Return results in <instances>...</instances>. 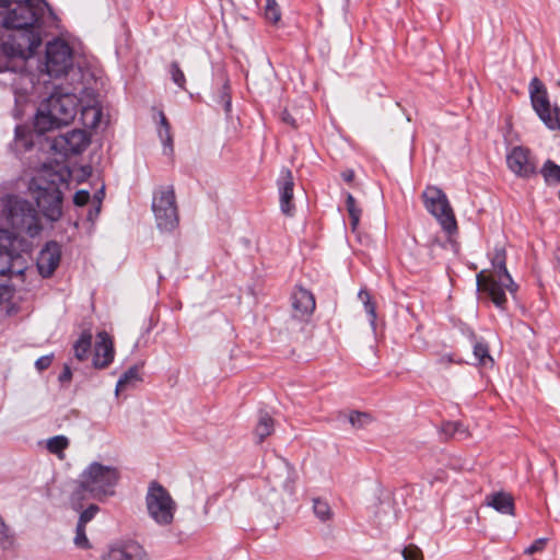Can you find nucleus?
I'll list each match as a JSON object with an SVG mask.
<instances>
[{"instance_id": "f03ea898", "label": "nucleus", "mask_w": 560, "mask_h": 560, "mask_svg": "<svg viewBox=\"0 0 560 560\" xmlns=\"http://www.w3.org/2000/svg\"><path fill=\"white\" fill-rule=\"evenodd\" d=\"M492 272L481 270L476 276L478 291L486 294L497 308L506 310L508 299L505 291L514 295L518 285L514 282L506 268V250L504 246L497 245L490 255Z\"/></svg>"}, {"instance_id": "f8f14e48", "label": "nucleus", "mask_w": 560, "mask_h": 560, "mask_svg": "<svg viewBox=\"0 0 560 560\" xmlns=\"http://www.w3.org/2000/svg\"><path fill=\"white\" fill-rule=\"evenodd\" d=\"M529 97L533 109L546 127L550 130H560V107H551L547 89L536 77L529 82Z\"/></svg>"}, {"instance_id": "20e7f679", "label": "nucleus", "mask_w": 560, "mask_h": 560, "mask_svg": "<svg viewBox=\"0 0 560 560\" xmlns=\"http://www.w3.org/2000/svg\"><path fill=\"white\" fill-rule=\"evenodd\" d=\"M79 105V98L74 93L54 91L37 108L34 118L35 130L43 135L69 125L74 119Z\"/></svg>"}, {"instance_id": "7c9ffc66", "label": "nucleus", "mask_w": 560, "mask_h": 560, "mask_svg": "<svg viewBox=\"0 0 560 560\" xmlns=\"http://www.w3.org/2000/svg\"><path fill=\"white\" fill-rule=\"evenodd\" d=\"M160 126L161 129L159 130L160 138L164 144V149H168L170 152H173V139L171 135V126L167 121V118L163 113H160Z\"/></svg>"}, {"instance_id": "603ef678", "label": "nucleus", "mask_w": 560, "mask_h": 560, "mask_svg": "<svg viewBox=\"0 0 560 560\" xmlns=\"http://www.w3.org/2000/svg\"><path fill=\"white\" fill-rule=\"evenodd\" d=\"M9 7V1L8 0H0V8H7Z\"/></svg>"}, {"instance_id": "3c124183", "label": "nucleus", "mask_w": 560, "mask_h": 560, "mask_svg": "<svg viewBox=\"0 0 560 560\" xmlns=\"http://www.w3.org/2000/svg\"><path fill=\"white\" fill-rule=\"evenodd\" d=\"M440 362L441 363H453L454 360L451 354H445V355L441 357Z\"/></svg>"}, {"instance_id": "4468645a", "label": "nucleus", "mask_w": 560, "mask_h": 560, "mask_svg": "<svg viewBox=\"0 0 560 560\" xmlns=\"http://www.w3.org/2000/svg\"><path fill=\"white\" fill-rule=\"evenodd\" d=\"M536 158L524 147H514L506 155V164L517 177L530 178L537 174Z\"/></svg>"}, {"instance_id": "f704fd0d", "label": "nucleus", "mask_w": 560, "mask_h": 560, "mask_svg": "<svg viewBox=\"0 0 560 560\" xmlns=\"http://www.w3.org/2000/svg\"><path fill=\"white\" fill-rule=\"evenodd\" d=\"M74 545L81 549H90L91 544L85 534V526L77 524Z\"/></svg>"}, {"instance_id": "c9c22d12", "label": "nucleus", "mask_w": 560, "mask_h": 560, "mask_svg": "<svg viewBox=\"0 0 560 560\" xmlns=\"http://www.w3.org/2000/svg\"><path fill=\"white\" fill-rule=\"evenodd\" d=\"M474 354H475L476 359L479 361V363H481V364H486V360H489L492 362V358L489 354V348L483 342H477L474 346Z\"/></svg>"}, {"instance_id": "49530a36", "label": "nucleus", "mask_w": 560, "mask_h": 560, "mask_svg": "<svg viewBox=\"0 0 560 560\" xmlns=\"http://www.w3.org/2000/svg\"><path fill=\"white\" fill-rule=\"evenodd\" d=\"M72 378V372H71V369L69 365H65L63 366V371L60 373L59 375V381L61 383H65V382H70Z\"/></svg>"}, {"instance_id": "cd10ccee", "label": "nucleus", "mask_w": 560, "mask_h": 560, "mask_svg": "<svg viewBox=\"0 0 560 560\" xmlns=\"http://www.w3.org/2000/svg\"><path fill=\"white\" fill-rule=\"evenodd\" d=\"M69 446V439L65 435H56L47 440L46 447L49 453L63 457V451Z\"/></svg>"}, {"instance_id": "393cba45", "label": "nucleus", "mask_w": 560, "mask_h": 560, "mask_svg": "<svg viewBox=\"0 0 560 560\" xmlns=\"http://www.w3.org/2000/svg\"><path fill=\"white\" fill-rule=\"evenodd\" d=\"M275 430V422L273 419L267 413V412H260L258 422L254 430V436L256 439V442L258 444L262 443L265 439Z\"/></svg>"}, {"instance_id": "8fccbe9b", "label": "nucleus", "mask_w": 560, "mask_h": 560, "mask_svg": "<svg viewBox=\"0 0 560 560\" xmlns=\"http://www.w3.org/2000/svg\"><path fill=\"white\" fill-rule=\"evenodd\" d=\"M341 177L345 182L350 183L354 178V172L352 170H347L342 172Z\"/></svg>"}, {"instance_id": "473e14b6", "label": "nucleus", "mask_w": 560, "mask_h": 560, "mask_svg": "<svg viewBox=\"0 0 560 560\" xmlns=\"http://www.w3.org/2000/svg\"><path fill=\"white\" fill-rule=\"evenodd\" d=\"M168 73L172 81L182 90H186V77L177 61L170 63Z\"/></svg>"}, {"instance_id": "6ab92c4d", "label": "nucleus", "mask_w": 560, "mask_h": 560, "mask_svg": "<svg viewBox=\"0 0 560 560\" xmlns=\"http://www.w3.org/2000/svg\"><path fill=\"white\" fill-rule=\"evenodd\" d=\"M89 144L90 140L85 131L81 129H73L57 138L55 140L54 148L57 149L60 145L62 153L68 155L83 152Z\"/></svg>"}, {"instance_id": "423d86ee", "label": "nucleus", "mask_w": 560, "mask_h": 560, "mask_svg": "<svg viewBox=\"0 0 560 560\" xmlns=\"http://www.w3.org/2000/svg\"><path fill=\"white\" fill-rule=\"evenodd\" d=\"M28 242L15 232L0 229V276H21L26 269Z\"/></svg>"}, {"instance_id": "f3484780", "label": "nucleus", "mask_w": 560, "mask_h": 560, "mask_svg": "<svg viewBox=\"0 0 560 560\" xmlns=\"http://www.w3.org/2000/svg\"><path fill=\"white\" fill-rule=\"evenodd\" d=\"M61 259V247L55 242L50 241L40 249L37 257V269L42 277L49 278L52 276Z\"/></svg>"}, {"instance_id": "aec40b11", "label": "nucleus", "mask_w": 560, "mask_h": 560, "mask_svg": "<svg viewBox=\"0 0 560 560\" xmlns=\"http://www.w3.org/2000/svg\"><path fill=\"white\" fill-rule=\"evenodd\" d=\"M281 212L288 217H292L295 210L293 203V187L294 179L292 172L289 168L281 171L280 177L277 180Z\"/></svg>"}, {"instance_id": "79ce46f5", "label": "nucleus", "mask_w": 560, "mask_h": 560, "mask_svg": "<svg viewBox=\"0 0 560 560\" xmlns=\"http://www.w3.org/2000/svg\"><path fill=\"white\" fill-rule=\"evenodd\" d=\"M52 360H54V354H47V355H43L40 358H38L36 361H35V368L42 372V371H45L47 370L51 363H52Z\"/></svg>"}, {"instance_id": "2f4dec72", "label": "nucleus", "mask_w": 560, "mask_h": 560, "mask_svg": "<svg viewBox=\"0 0 560 560\" xmlns=\"http://www.w3.org/2000/svg\"><path fill=\"white\" fill-rule=\"evenodd\" d=\"M264 16L272 24H277L281 20V11L276 0H266Z\"/></svg>"}, {"instance_id": "2eb2a0df", "label": "nucleus", "mask_w": 560, "mask_h": 560, "mask_svg": "<svg viewBox=\"0 0 560 560\" xmlns=\"http://www.w3.org/2000/svg\"><path fill=\"white\" fill-rule=\"evenodd\" d=\"M101 560H149L144 548L135 540H120L110 544Z\"/></svg>"}, {"instance_id": "e433bc0d", "label": "nucleus", "mask_w": 560, "mask_h": 560, "mask_svg": "<svg viewBox=\"0 0 560 560\" xmlns=\"http://www.w3.org/2000/svg\"><path fill=\"white\" fill-rule=\"evenodd\" d=\"M98 511L100 508L96 504H90L86 509H84L81 512L78 524L86 526V524L95 517Z\"/></svg>"}, {"instance_id": "412c9836", "label": "nucleus", "mask_w": 560, "mask_h": 560, "mask_svg": "<svg viewBox=\"0 0 560 560\" xmlns=\"http://www.w3.org/2000/svg\"><path fill=\"white\" fill-rule=\"evenodd\" d=\"M487 505L493 508L501 514L514 515V499L510 493L499 491L490 493L486 497Z\"/></svg>"}, {"instance_id": "c756f323", "label": "nucleus", "mask_w": 560, "mask_h": 560, "mask_svg": "<svg viewBox=\"0 0 560 560\" xmlns=\"http://www.w3.org/2000/svg\"><path fill=\"white\" fill-rule=\"evenodd\" d=\"M358 296L364 305V310L369 316L370 324L374 326L376 320V307L372 301L370 292L365 289H361L358 293Z\"/></svg>"}, {"instance_id": "4be33fe9", "label": "nucleus", "mask_w": 560, "mask_h": 560, "mask_svg": "<svg viewBox=\"0 0 560 560\" xmlns=\"http://www.w3.org/2000/svg\"><path fill=\"white\" fill-rule=\"evenodd\" d=\"M10 147L16 154L26 152L33 148L32 135L26 127L21 125L15 127L14 140Z\"/></svg>"}, {"instance_id": "a19ab883", "label": "nucleus", "mask_w": 560, "mask_h": 560, "mask_svg": "<svg viewBox=\"0 0 560 560\" xmlns=\"http://www.w3.org/2000/svg\"><path fill=\"white\" fill-rule=\"evenodd\" d=\"M463 424L458 421H447L442 424V432L448 436H453L462 431Z\"/></svg>"}, {"instance_id": "4c0bfd02", "label": "nucleus", "mask_w": 560, "mask_h": 560, "mask_svg": "<svg viewBox=\"0 0 560 560\" xmlns=\"http://www.w3.org/2000/svg\"><path fill=\"white\" fill-rule=\"evenodd\" d=\"M401 555L404 560H423L422 550L413 544L405 547L401 551Z\"/></svg>"}, {"instance_id": "39448f33", "label": "nucleus", "mask_w": 560, "mask_h": 560, "mask_svg": "<svg viewBox=\"0 0 560 560\" xmlns=\"http://www.w3.org/2000/svg\"><path fill=\"white\" fill-rule=\"evenodd\" d=\"M15 7L5 15L0 13V37L8 27L32 28L42 32L45 16L55 14L45 0H13Z\"/></svg>"}, {"instance_id": "ddd939ff", "label": "nucleus", "mask_w": 560, "mask_h": 560, "mask_svg": "<svg viewBox=\"0 0 560 560\" xmlns=\"http://www.w3.org/2000/svg\"><path fill=\"white\" fill-rule=\"evenodd\" d=\"M73 66V50L60 38L48 42L45 52V68L49 77L60 78L68 73Z\"/></svg>"}, {"instance_id": "ea45409f", "label": "nucleus", "mask_w": 560, "mask_h": 560, "mask_svg": "<svg viewBox=\"0 0 560 560\" xmlns=\"http://www.w3.org/2000/svg\"><path fill=\"white\" fill-rule=\"evenodd\" d=\"M370 417L365 412L360 411H353L349 416V422L353 428L361 429L366 423V420H369Z\"/></svg>"}, {"instance_id": "58836bf2", "label": "nucleus", "mask_w": 560, "mask_h": 560, "mask_svg": "<svg viewBox=\"0 0 560 560\" xmlns=\"http://www.w3.org/2000/svg\"><path fill=\"white\" fill-rule=\"evenodd\" d=\"M219 103H221L223 105L224 110L226 113L231 112L232 103H231L229 81H225L223 86H222V91H221V93L219 95Z\"/></svg>"}, {"instance_id": "09e8293b", "label": "nucleus", "mask_w": 560, "mask_h": 560, "mask_svg": "<svg viewBox=\"0 0 560 560\" xmlns=\"http://www.w3.org/2000/svg\"><path fill=\"white\" fill-rule=\"evenodd\" d=\"M9 298V288L8 285H4V284H1L0 283V304L7 299Z\"/></svg>"}, {"instance_id": "72a5a7b5", "label": "nucleus", "mask_w": 560, "mask_h": 560, "mask_svg": "<svg viewBox=\"0 0 560 560\" xmlns=\"http://www.w3.org/2000/svg\"><path fill=\"white\" fill-rule=\"evenodd\" d=\"M13 542L14 536L3 518L0 516V546L2 548H9L13 546Z\"/></svg>"}, {"instance_id": "5701e85b", "label": "nucleus", "mask_w": 560, "mask_h": 560, "mask_svg": "<svg viewBox=\"0 0 560 560\" xmlns=\"http://www.w3.org/2000/svg\"><path fill=\"white\" fill-rule=\"evenodd\" d=\"M142 381V377L139 372L138 365L130 366L127 371H125L119 377L116 384V395L120 392H124L129 388L136 387V385Z\"/></svg>"}, {"instance_id": "de8ad7c7", "label": "nucleus", "mask_w": 560, "mask_h": 560, "mask_svg": "<svg viewBox=\"0 0 560 560\" xmlns=\"http://www.w3.org/2000/svg\"><path fill=\"white\" fill-rule=\"evenodd\" d=\"M282 121L292 126L293 128L298 127L295 119L292 117V115L288 110L282 112Z\"/></svg>"}, {"instance_id": "37998d69", "label": "nucleus", "mask_w": 560, "mask_h": 560, "mask_svg": "<svg viewBox=\"0 0 560 560\" xmlns=\"http://www.w3.org/2000/svg\"><path fill=\"white\" fill-rule=\"evenodd\" d=\"M90 201V192L88 190H79L74 194L73 202L75 206H85Z\"/></svg>"}, {"instance_id": "9b49d317", "label": "nucleus", "mask_w": 560, "mask_h": 560, "mask_svg": "<svg viewBox=\"0 0 560 560\" xmlns=\"http://www.w3.org/2000/svg\"><path fill=\"white\" fill-rule=\"evenodd\" d=\"M425 209L439 221L444 231L452 234L457 230L456 219L445 192L428 186L422 192Z\"/></svg>"}, {"instance_id": "7ed1b4c3", "label": "nucleus", "mask_w": 560, "mask_h": 560, "mask_svg": "<svg viewBox=\"0 0 560 560\" xmlns=\"http://www.w3.org/2000/svg\"><path fill=\"white\" fill-rule=\"evenodd\" d=\"M118 480L117 468L97 462L91 463L80 475L78 488L71 493V508L75 511L82 510V501L86 494L96 500L114 495Z\"/></svg>"}, {"instance_id": "6e6552de", "label": "nucleus", "mask_w": 560, "mask_h": 560, "mask_svg": "<svg viewBox=\"0 0 560 560\" xmlns=\"http://www.w3.org/2000/svg\"><path fill=\"white\" fill-rule=\"evenodd\" d=\"M152 211L161 231L172 232L178 226V209L173 186L160 187L154 191Z\"/></svg>"}, {"instance_id": "f257e3e1", "label": "nucleus", "mask_w": 560, "mask_h": 560, "mask_svg": "<svg viewBox=\"0 0 560 560\" xmlns=\"http://www.w3.org/2000/svg\"><path fill=\"white\" fill-rule=\"evenodd\" d=\"M7 38L0 46V72H20L21 81H28L33 85L32 75L21 70L25 60L31 58L42 45V32L32 28L8 27L0 37Z\"/></svg>"}, {"instance_id": "1a4fd4ad", "label": "nucleus", "mask_w": 560, "mask_h": 560, "mask_svg": "<svg viewBox=\"0 0 560 560\" xmlns=\"http://www.w3.org/2000/svg\"><path fill=\"white\" fill-rule=\"evenodd\" d=\"M145 505L150 517L159 525H170L173 522L176 504L170 492L159 482L149 485Z\"/></svg>"}, {"instance_id": "dca6fc26", "label": "nucleus", "mask_w": 560, "mask_h": 560, "mask_svg": "<svg viewBox=\"0 0 560 560\" xmlns=\"http://www.w3.org/2000/svg\"><path fill=\"white\" fill-rule=\"evenodd\" d=\"M292 316L300 320H306L315 311L316 302L313 293L295 285L291 293Z\"/></svg>"}, {"instance_id": "c85d7f7f", "label": "nucleus", "mask_w": 560, "mask_h": 560, "mask_svg": "<svg viewBox=\"0 0 560 560\" xmlns=\"http://www.w3.org/2000/svg\"><path fill=\"white\" fill-rule=\"evenodd\" d=\"M313 511L316 517L322 522L329 521L334 515L328 502L320 498L313 499Z\"/></svg>"}, {"instance_id": "a18cd8bd", "label": "nucleus", "mask_w": 560, "mask_h": 560, "mask_svg": "<svg viewBox=\"0 0 560 560\" xmlns=\"http://www.w3.org/2000/svg\"><path fill=\"white\" fill-rule=\"evenodd\" d=\"M101 198H98L97 202L93 206V208H91L89 210V213H88V220L93 222L94 220H96V218L98 217L100 212H101Z\"/></svg>"}, {"instance_id": "a211bd4d", "label": "nucleus", "mask_w": 560, "mask_h": 560, "mask_svg": "<svg viewBox=\"0 0 560 560\" xmlns=\"http://www.w3.org/2000/svg\"><path fill=\"white\" fill-rule=\"evenodd\" d=\"M115 358V348L112 336L105 331L96 334L94 346L93 366L95 369H105L112 364Z\"/></svg>"}, {"instance_id": "bb28decb", "label": "nucleus", "mask_w": 560, "mask_h": 560, "mask_svg": "<svg viewBox=\"0 0 560 560\" xmlns=\"http://www.w3.org/2000/svg\"><path fill=\"white\" fill-rule=\"evenodd\" d=\"M345 195H346V209L350 217V225H351L352 231H355L359 225L360 219H361L362 210L358 206L355 198L350 192H346Z\"/></svg>"}, {"instance_id": "9d476101", "label": "nucleus", "mask_w": 560, "mask_h": 560, "mask_svg": "<svg viewBox=\"0 0 560 560\" xmlns=\"http://www.w3.org/2000/svg\"><path fill=\"white\" fill-rule=\"evenodd\" d=\"M37 207L44 217L51 221H58L62 215V191L55 179H38V184L33 189Z\"/></svg>"}, {"instance_id": "b1692460", "label": "nucleus", "mask_w": 560, "mask_h": 560, "mask_svg": "<svg viewBox=\"0 0 560 560\" xmlns=\"http://www.w3.org/2000/svg\"><path fill=\"white\" fill-rule=\"evenodd\" d=\"M93 335L90 329L81 332L78 340L73 343L74 357L79 361H84L89 358L92 348Z\"/></svg>"}, {"instance_id": "c03bdc74", "label": "nucleus", "mask_w": 560, "mask_h": 560, "mask_svg": "<svg viewBox=\"0 0 560 560\" xmlns=\"http://www.w3.org/2000/svg\"><path fill=\"white\" fill-rule=\"evenodd\" d=\"M546 538L536 539L529 547L526 548L525 553L534 555L535 552L541 551L546 546Z\"/></svg>"}, {"instance_id": "a878e982", "label": "nucleus", "mask_w": 560, "mask_h": 560, "mask_svg": "<svg viewBox=\"0 0 560 560\" xmlns=\"http://www.w3.org/2000/svg\"><path fill=\"white\" fill-rule=\"evenodd\" d=\"M539 173L544 177L546 185L556 186L560 185V165L555 163L552 160H547Z\"/></svg>"}, {"instance_id": "0eeeda50", "label": "nucleus", "mask_w": 560, "mask_h": 560, "mask_svg": "<svg viewBox=\"0 0 560 560\" xmlns=\"http://www.w3.org/2000/svg\"><path fill=\"white\" fill-rule=\"evenodd\" d=\"M3 214L16 232H24L34 237L42 231L37 211L27 200L14 196L9 197L4 205Z\"/></svg>"}]
</instances>
